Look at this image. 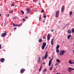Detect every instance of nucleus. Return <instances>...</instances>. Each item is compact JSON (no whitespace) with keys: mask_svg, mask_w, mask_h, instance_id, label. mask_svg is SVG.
Here are the masks:
<instances>
[{"mask_svg":"<svg viewBox=\"0 0 74 74\" xmlns=\"http://www.w3.org/2000/svg\"><path fill=\"white\" fill-rule=\"evenodd\" d=\"M60 51L61 52L59 53L60 55H62L65 53V51L64 50H61Z\"/></svg>","mask_w":74,"mask_h":74,"instance_id":"f257e3e1","label":"nucleus"},{"mask_svg":"<svg viewBox=\"0 0 74 74\" xmlns=\"http://www.w3.org/2000/svg\"><path fill=\"white\" fill-rule=\"evenodd\" d=\"M71 70H74V69L71 67H69L68 68V71L69 73H70L71 71Z\"/></svg>","mask_w":74,"mask_h":74,"instance_id":"f03ea898","label":"nucleus"},{"mask_svg":"<svg viewBox=\"0 0 74 74\" xmlns=\"http://www.w3.org/2000/svg\"><path fill=\"white\" fill-rule=\"evenodd\" d=\"M12 25L14 26V27H18V26H20V27H21V25L20 24L18 25V24H15V23H13L12 24Z\"/></svg>","mask_w":74,"mask_h":74,"instance_id":"7ed1b4c3","label":"nucleus"},{"mask_svg":"<svg viewBox=\"0 0 74 74\" xmlns=\"http://www.w3.org/2000/svg\"><path fill=\"white\" fill-rule=\"evenodd\" d=\"M59 11L58 10L56 11V18H58L59 16Z\"/></svg>","mask_w":74,"mask_h":74,"instance_id":"20e7f679","label":"nucleus"},{"mask_svg":"<svg viewBox=\"0 0 74 74\" xmlns=\"http://www.w3.org/2000/svg\"><path fill=\"white\" fill-rule=\"evenodd\" d=\"M68 63L70 64H74V62H72V61L71 60H69L68 61Z\"/></svg>","mask_w":74,"mask_h":74,"instance_id":"39448f33","label":"nucleus"},{"mask_svg":"<svg viewBox=\"0 0 74 74\" xmlns=\"http://www.w3.org/2000/svg\"><path fill=\"white\" fill-rule=\"evenodd\" d=\"M47 57H48V52H47V51H46V52L45 55V59H46L47 58Z\"/></svg>","mask_w":74,"mask_h":74,"instance_id":"423d86ee","label":"nucleus"},{"mask_svg":"<svg viewBox=\"0 0 74 74\" xmlns=\"http://www.w3.org/2000/svg\"><path fill=\"white\" fill-rule=\"evenodd\" d=\"M64 6L63 5L62 6L61 9V12H64Z\"/></svg>","mask_w":74,"mask_h":74,"instance_id":"0eeeda50","label":"nucleus"},{"mask_svg":"<svg viewBox=\"0 0 74 74\" xmlns=\"http://www.w3.org/2000/svg\"><path fill=\"white\" fill-rule=\"evenodd\" d=\"M25 71V70L24 69H22L21 70L20 73H24Z\"/></svg>","mask_w":74,"mask_h":74,"instance_id":"6e6552de","label":"nucleus"},{"mask_svg":"<svg viewBox=\"0 0 74 74\" xmlns=\"http://www.w3.org/2000/svg\"><path fill=\"white\" fill-rule=\"evenodd\" d=\"M7 35V33H4L3 34L1 35V37H4L5 36Z\"/></svg>","mask_w":74,"mask_h":74,"instance_id":"1a4fd4ad","label":"nucleus"},{"mask_svg":"<svg viewBox=\"0 0 74 74\" xmlns=\"http://www.w3.org/2000/svg\"><path fill=\"white\" fill-rule=\"evenodd\" d=\"M0 61L1 63H3L5 61V59L4 58H2L1 59Z\"/></svg>","mask_w":74,"mask_h":74,"instance_id":"9d476101","label":"nucleus"},{"mask_svg":"<svg viewBox=\"0 0 74 74\" xmlns=\"http://www.w3.org/2000/svg\"><path fill=\"white\" fill-rule=\"evenodd\" d=\"M50 34H48L47 35V40H49L50 39Z\"/></svg>","mask_w":74,"mask_h":74,"instance_id":"9b49d317","label":"nucleus"},{"mask_svg":"<svg viewBox=\"0 0 74 74\" xmlns=\"http://www.w3.org/2000/svg\"><path fill=\"white\" fill-rule=\"evenodd\" d=\"M51 61H52V59H51L49 61V66H51Z\"/></svg>","mask_w":74,"mask_h":74,"instance_id":"f8f14e48","label":"nucleus"},{"mask_svg":"<svg viewBox=\"0 0 74 74\" xmlns=\"http://www.w3.org/2000/svg\"><path fill=\"white\" fill-rule=\"evenodd\" d=\"M27 11L28 13L30 12V8H27Z\"/></svg>","mask_w":74,"mask_h":74,"instance_id":"ddd939ff","label":"nucleus"},{"mask_svg":"<svg viewBox=\"0 0 74 74\" xmlns=\"http://www.w3.org/2000/svg\"><path fill=\"white\" fill-rule=\"evenodd\" d=\"M40 62H41V60H40V57H39L38 58V63H40Z\"/></svg>","mask_w":74,"mask_h":74,"instance_id":"4468645a","label":"nucleus"},{"mask_svg":"<svg viewBox=\"0 0 74 74\" xmlns=\"http://www.w3.org/2000/svg\"><path fill=\"white\" fill-rule=\"evenodd\" d=\"M56 62H57V63H60V60L58 59H57L56 60Z\"/></svg>","mask_w":74,"mask_h":74,"instance_id":"2eb2a0df","label":"nucleus"},{"mask_svg":"<svg viewBox=\"0 0 74 74\" xmlns=\"http://www.w3.org/2000/svg\"><path fill=\"white\" fill-rule=\"evenodd\" d=\"M42 46H44V47H45V46H46V42H43L42 44Z\"/></svg>","mask_w":74,"mask_h":74,"instance_id":"dca6fc26","label":"nucleus"},{"mask_svg":"<svg viewBox=\"0 0 74 74\" xmlns=\"http://www.w3.org/2000/svg\"><path fill=\"white\" fill-rule=\"evenodd\" d=\"M71 35H69L68 36H67V38L68 39H69L71 37Z\"/></svg>","mask_w":74,"mask_h":74,"instance_id":"f3484780","label":"nucleus"},{"mask_svg":"<svg viewBox=\"0 0 74 74\" xmlns=\"http://www.w3.org/2000/svg\"><path fill=\"white\" fill-rule=\"evenodd\" d=\"M42 41V39H39V42H41Z\"/></svg>","mask_w":74,"mask_h":74,"instance_id":"a211bd4d","label":"nucleus"},{"mask_svg":"<svg viewBox=\"0 0 74 74\" xmlns=\"http://www.w3.org/2000/svg\"><path fill=\"white\" fill-rule=\"evenodd\" d=\"M56 51L57 53H59V50L58 49H56Z\"/></svg>","mask_w":74,"mask_h":74,"instance_id":"6ab92c4d","label":"nucleus"},{"mask_svg":"<svg viewBox=\"0 0 74 74\" xmlns=\"http://www.w3.org/2000/svg\"><path fill=\"white\" fill-rule=\"evenodd\" d=\"M59 48V45H58L56 47V49H58Z\"/></svg>","mask_w":74,"mask_h":74,"instance_id":"aec40b11","label":"nucleus"},{"mask_svg":"<svg viewBox=\"0 0 74 74\" xmlns=\"http://www.w3.org/2000/svg\"><path fill=\"white\" fill-rule=\"evenodd\" d=\"M21 12L23 15H24V14H25V12H23V10L21 11Z\"/></svg>","mask_w":74,"mask_h":74,"instance_id":"412c9836","label":"nucleus"},{"mask_svg":"<svg viewBox=\"0 0 74 74\" xmlns=\"http://www.w3.org/2000/svg\"><path fill=\"white\" fill-rule=\"evenodd\" d=\"M68 34H70V33H71V31L70 30H69L68 31Z\"/></svg>","mask_w":74,"mask_h":74,"instance_id":"4be33fe9","label":"nucleus"},{"mask_svg":"<svg viewBox=\"0 0 74 74\" xmlns=\"http://www.w3.org/2000/svg\"><path fill=\"white\" fill-rule=\"evenodd\" d=\"M45 46H42V49H44L45 48Z\"/></svg>","mask_w":74,"mask_h":74,"instance_id":"5701e85b","label":"nucleus"},{"mask_svg":"<svg viewBox=\"0 0 74 74\" xmlns=\"http://www.w3.org/2000/svg\"><path fill=\"white\" fill-rule=\"evenodd\" d=\"M53 69V67H51L50 68V70L52 71V69Z\"/></svg>","mask_w":74,"mask_h":74,"instance_id":"b1692460","label":"nucleus"},{"mask_svg":"<svg viewBox=\"0 0 74 74\" xmlns=\"http://www.w3.org/2000/svg\"><path fill=\"white\" fill-rule=\"evenodd\" d=\"M57 65H59V64L57 63H56V64H55V66H57Z\"/></svg>","mask_w":74,"mask_h":74,"instance_id":"393cba45","label":"nucleus"},{"mask_svg":"<svg viewBox=\"0 0 74 74\" xmlns=\"http://www.w3.org/2000/svg\"><path fill=\"white\" fill-rule=\"evenodd\" d=\"M41 69H42V68L41 67V66L39 70V71H41Z\"/></svg>","mask_w":74,"mask_h":74,"instance_id":"a878e982","label":"nucleus"},{"mask_svg":"<svg viewBox=\"0 0 74 74\" xmlns=\"http://www.w3.org/2000/svg\"><path fill=\"white\" fill-rule=\"evenodd\" d=\"M72 13H73V12H72V11H71L70 13V15H71V14H72Z\"/></svg>","mask_w":74,"mask_h":74,"instance_id":"bb28decb","label":"nucleus"},{"mask_svg":"<svg viewBox=\"0 0 74 74\" xmlns=\"http://www.w3.org/2000/svg\"><path fill=\"white\" fill-rule=\"evenodd\" d=\"M72 33L74 32V28H73V29H72Z\"/></svg>","mask_w":74,"mask_h":74,"instance_id":"cd10ccee","label":"nucleus"},{"mask_svg":"<svg viewBox=\"0 0 74 74\" xmlns=\"http://www.w3.org/2000/svg\"><path fill=\"white\" fill-rule=\"evenodd\" d=\"M15 3L14 2L11 5V6H12L13 5V6H14L15 5H14V3Z\"/></svg>","mask_w":74,"mask_h":74,"instance_id":"c85d7f7f","label":"nucleus"},{"mask_svg":"<svg viewBox=\"0 0 74 74\" xmlns=\"http://www.w3.org/2000/svg\"><path fill=\"white\" fill-rule=\"evenodd\" d=\"M43 39H45V35H44V36H43Z\"/></svg>","mask_w":74,"mask_h":74,"instance_id":"c756f323","label":"nucleus"},{"mask_svg":"<svg viewBox=\"0 0 74 74\" xmlns=\"http://www.w3.org/2000/svg\"><path fill=\"white\" fill-rule=\"evenodd\" d=\"M47 17V16H43V18H46Z\"/></svg>","mask_w":74,"mask_h":74,"instance_id":"7c9ffc66","label":"nucleus"},{"mask_svg":"<svg viewBox=\"0 0 74 74\" xmlns=\"http://www.w3.org/2000/svg\"><path fill=\"white\" fill-rule=\"evenodd\" d=\"M23 21H25V18H23Z\"/></svg>","mask_w":74,"mask_h":74,"instance_id":"2f4dec72","label":"nucleus"},{"mask_svg":"<svg viewBox=\"0 0 74 74\" xmlns=\"http://www.w3.org/2000/svg\"><path fill=\"white\" fill-rule=\"evenodd\" d=\"M14 19H16V18H17V17L16 16H15V17H14Z\"/></svg>","mask_w":74,"mask_h":74,"instance_id":"473e14b6","label":"nucleus"},{"mask_svg":"<svg viewBox=\"0 0 74 74\" xmlns=\"http://www.w3.org/2000/svg\"><path fill=\"white\" fill-rule=\"evenodd\" d=\"M53 38L51 41V42H53Z\"/></svg>","mask_w":74,"mask_h":74,"instance_id":"72a5a7b5","label":"nucleus"},{"mask_svg":"<svg viewBox=\"0 0 74 74\" xmlns=\"http://www.w3.org/2000/svg\"><path fill=\"white\" fill-rule=\"evenodd\" d=\"M13 29H14V30H16V27L14 28H13Z\"/></svg>","mask_w":74,"mask_h":74,"instance_id":"f704fd0d","label":"nucleus"},{"mask_svg":"<svg viewBox=\"0 0 74 74\" xmlns=\"http://www.w3.org/2000/svg\"><path fill=\"white\" fill-rule=\"evenodd\" d=\"M42 58L43 60H44V56H43L42 57Z\"/></svg>","mask_w":74,"mask_h":74,"instance_id":"c9c22d12","label":"nucleus"},{"mask_svg":"<svg viewBox=\"0 0 74 74\" xmlns=\"http://www.w3.org/2000/svg\"><path fill=\"white\" fill-rule=\"evenodd\" d=\"M44 71H47V69H44Z\"/></svg>","mask_w":74,"mask_h":74,"instance_id":"e433bc0d","label":"nucleus"},{"mask_svg":"<svg viewBox=\"0 0 74 74\" xmlns=\"http://www.w3.org/2000/svg\"><path fill=\"white\" fill-rule=\"evenodd\" d=\"M33 1H38V0H33Z\"/></svg>","mask_w":74,"mask_h":74,"instance_id":"4c0bfd02","label":"nucleus"},{"mask_svg":"<svg viewBox=\"0 0 74 74\" xmlns=\"http://www.w3.org/2000/svg\"><path fill=\"white\" fill-rule=\"evenodd\" d=\"M42 12H44V10H42Z\"/></svg>","mask_w":74,"mask_h":74,"instance_id":"58836bf2","label":"nucleus"},{"mask_svg":"<svg viewBox=\"0 0 74 74\" xmlns=\"http://www.w3.org/2000/svg\"><path fill=\"white\" fill-rule=\"evenodd\" d=\"M41 17L39 18V21H41Z\"/></svg>","mask_w":74,"mask_h":74,"instance_id":"ea45409f","label":"nucleus"},{"mask_svg":"<svg viewBox=\"0 0 74 74\" xmlns=\"http://www.w3.org/2000/svg\"><path fill=\"white\" fill-rule=\"evenodd\" d=\"M1 45L0 44V49H1Z\"/></svg>","mask_w":74,"mask_h":74,"instance_id":"a19ab883","label":"nucleus"},{"mask_svg":"<svg viewBox=\"0 0 74 74\" xmlns=\"http://www.w3.org/2000/svg\"><path fill=\"white\" fill-rule=\"evenodd\" d=\"M51 42V45H53V42Z\"/></svg>","mask_w":74,"mask_h":74,"instance_id":"79ce46f5","label":"nucleus"},{"mask_svg":"<svg viewBox=\"0 0 74 74\" xmlns=\"http://www.w3.org/2000/svg\"><path fill=\"white\" fill-rule=\"evenodd\" d=\"M51 32H53V29H52L51 30Z\"/></svg>","mask_w":74,"mask_h":74,"instance_id":"37998d69","label":"nucleus"},{"mask_svg":"<svg viewBox=\"0 0 74 74\" xmlns=\"http://www.w3.org/2000/svg\"><path fill=\"white\" fill-rule=\"evenodd\" d=\"M11 13H12V12H13V10H12L11 11Z\"/></svg>","mask_w":74,"mask_h":74,"instance_id":"c03bdc74","label":"nucleus"},{"mask_svg":"<svg viewBox=\"0 0 74 74\" xmlns=\"http://www.w3.org/2000/svg\"><path fill=\"white\" fill-rule=\"evenodd\" d=\"M53 64L51 65V67H53Z\"/></svg>","mask_w":74,"mask_h":74,"instance_id":"a18cd8bd","label":"nucleus"},{"mask_svg":"<svg viewBox=\"0 0 74 74\" xmlns=\"http://www.w3.org/2000/svg\"><path fill=\"white\" fill-rule=\"evenodd\" d=\"M7 15H8V16H10V14H7Z\"/></svg>","mask_w":74,"mask_h":74,"instance_id":"49530a36","label":"nucleus"},{"mask_svg":"<svg viewBox=\"0 0 74 74\" xmlns=\"http://www.w3.org/2000/svg\"><path fill=\"white\" fill-rule=\"evenodd\" d=\"M42 64H45V62H44L43 63H42Z\"/></svg>","mask_w":74,"mask_h":74,"instance_id":"de8ad7c7","label":"nucleus"},{"mask_svg":"<svg viewBox=\"0 0 74 74\" xmlns=\"http://www.w3.org/2000/svg\"><path fill=\"white\" fill-rule=\"evenodd\" d=\"M43 73H45V71H43Z\"/></svg>","mask_w":74,"mask_h":74,"instance_id":"09e8293b","label":"nucleus"},{"mask_svg":"<svg viewBox=\"0 0 74 74\" xmlns=\"http://www.w3.org/2000/svg\"><path fill=\"white\" fill-rule=\"evenodd\" d=\"M25 18H26V19H27V17L26 16V17H25Z\"/></svg>","mask_w":74,"mask_h":74,"instance_id":"8fccbe9b","label":"nucleus"},{"mask_svg":"<svg viewBox=\"0 0 74 74\" xmlns=\"http://www.w3.org/2000/svg\"><path fill=\"white\" fill-rule=\"evenodd\" d=\"M38 4H39V5H41V3H38Z\"/></svg>","mask_w":74,"mask_h":74,"instance_id":"3c124183","label":"nucleus"},{"mask_svg":"<svg viewBox=\"0 0 74 74\" xmlns=\"http://www.w3.org/2000/svg\"><path fill=\"white\" fill-rule=\"evenodd\" d=\"M49 59H51V57H49Z\"/></svg>","mask_w":74,"mask_h":74,"instance_id":"603ef678","label":"nucleus"},{"mask_svg":"<svg viewBox=\"0 0 74 74\" xmlns=\"http://www.w3.org/2000/svg\"><path fill=\"white\" fill-rule=\"evenodd\" d=\"M0 17H1V14L0 13Z\"/></svg>","mask_w":74,"mask_h":74,"instance_id":"864d4df0","label":"nucleus"},{"mask_svg":"<svg viewBox=\"0 0 74 74\" xmlns=\"http://www.w3.org/2000/svg\"><path fill=\"white\" fill-rule=\"evenodd\" d=\"M43 22H45V21H44V20L43 21Z\"/></svg>","mask_w":74,"mask_h":74,"instance_id":"5fc2aeb1","label":"nucleus"},{"mask_svg":"<svg viewBox=\"0 0 74 74\" xmlns=\"http://www.w3.org/2000/svg\"><path fill=\"white\" fill-rule=\"evenodd\" d=\"M27 14H28V13H27Z\"/></svg>","mask_w":74,"mask_h":74,"instance_id":"6e6d98bb","label":"nucleus"},{"mask_svg":"<svg viewBox=\"0 0 74 74\" xmlns=\"http://www.w3.org/2000/svg\"><path fill=\"white\" fill-rule=\"evenodd\" d=\"M5 33H7V32L5 31Z\"/></svg>","mask_w":74,"mask_h":74,"instance_id":"4d7b16f0","label":"nucleus"},{"mask_svg":"<svg viewBox=\"0 0 74 74\" xmlns=\"http://www.w3.org/2000/svg\"><path fill=\"white\" fill-rule=\"evenodd\" d=\"M15 6H16V5Z\"/></svg>","mask_w":74,"mask_h":74,"instance_id":"13d9d810","label":"nucleus"},{"mask_svg":"<svg viewBox=\"0 0 74 74\" xmlns=\"http://www.w3.org/2000/svg\"><path fill=\"white\" fill-rule=\"evenodd\" d=\"M67 25H66V26H67Z\"/></svg>","mask_w":74,"mask_h":74,"instance_id":"bf43d9fd","label":"nucleus"}]
</instances>
